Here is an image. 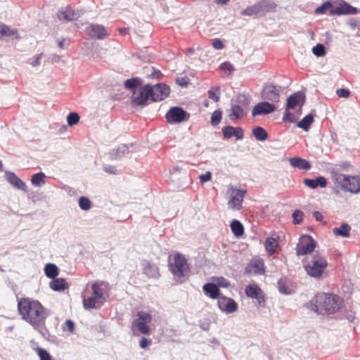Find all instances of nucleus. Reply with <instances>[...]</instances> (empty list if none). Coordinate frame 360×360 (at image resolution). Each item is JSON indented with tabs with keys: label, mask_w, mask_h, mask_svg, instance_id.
I'll return each instance as SVG.
<instances>
[{
	"label": "nucleus",
	"mask_w": 360,
	"mask_h": 360,
	"mask_svg": "<svg viewBox=\"0 0 360 360\" xmlns=\"http://www.w3.org/2000/svg\"><path fill=\"white\" fill-rule=\"evenodd\" d=\"M218 307L219 309L226 314H231L237 311L238 304L231 298L221 295L218 299Z\"/></svg>",
	"instance_id": "nucleus-15"
},
{
	"label": "nucleus",
	"mask_w": 360,
	"mask_h": 360,
	"mask_svg": "<svg viewBox=\"0 0 360 360\" xmlns=\"http://www.w3.org/2000/svg\"><path fill=\"white\" fill-rule=\"evenodd\" d=\"M219 68L221 71L224 72L225 73H231L234 70V67L230 63H223L220 65Z\"/></svg>",
	"instance_id": "nucleus-54"
},
{
	"label": "nucleus",
	"mask_w": 360,
	"mask_h": 360,
	"mask_svg": "<svg viewBox=\"0 0 360 360\" xmlns=\"http://www.w3.org/2000/svg\"><path fill=\"white\" fill-rule=\"evenodd\" d=\"M129 153V148L127 145L122 144L120 145L116 150L115 153V158H120Z\"/></svg>",
	"instance_id": "nucleus-46"
},
{
	"label": "nucleus",
	"mask_w": 360,
	"mask_h": 360,
	"mask_svg": "<svg viewBox=\"0 0 360 360\" xmlns=\"http://www.w3.org/2000/svg\"><path fill=\"white\" fill-rule=\"evenodd\" d=\"M328 266V262L324 256L316 252L307 257L304 265L307 274L313 278H319L322 276Z\"/></svg>",
	"instance_id": "nucleus-4"
},
{
	"label": "nucleus",
	"mask_w": 360,
	"mask_h": 360,
	"mask_svg": "<svg viewBox=\"0 0 360 360\" xmlns=\"http://www.w3.org/2000/svg\"><path fill=\"white\" fill-rule=\"evenodd\" d=\"M143 273L149 278H158L160 275L158 267L148 261L144 260L141 263Z\"/></svg>",
	"instance_id": "nucleus-21"
},
{
	"label": "nucleus",
	"mask_w": 360,
	"mask_h": 360,
	"mask_svg": "<svg viewBox=\"0 0 360 360\" xmlns=\"http://www.w3.org/2000/svg\"><path fill=\"white\" fill-rule=\"evenodd\" d=\"M255 138L259 141H265L268 137L266 131L261 127H256L252 129V131Z\"/></svg>",
	"instance_id": "nucleus-36"
},
{
	"label": "nucleus",
	"mask_w": 360,
	"mask_h": 360,
	"mask_svg": "<svg viewBox=\"0 0 360 360\" xmlns=\"http://www.w3.org/2000/svg\"><path fill=\"white\" fill-rule=\"evenodd\" d=\"M43 53L37 54L32 58L28 59L27 63L32 67H37L40 65L41 60L42 58Z\"/></svg>",
	"instance_id": "nucleus-52"
},
{
	"label": "nucleus",
	"mask_w": 360,
	"mask_h": 360,
	"mask_svg": "<svg viewBox=\"0 0 360 360\" xmlns=\"http://www.w3.org/2000/svg\"><path fill=\"white\" fill-rule=\"evenodd\" d=\"M278 246V242L276 238L272 237L266 238L265 240V249L269 254H274L277 250Z\"/></svg>",
	"instance_id": "nucleus-33"
},
{
	"label": "nucleus",
	"mask_w": 360,
	"mask_h": 360,
	"mask_svg": "<svg viewBox=\"0 0 360 360\" xmlns=\"http://www.w3.org/2000/svg\"><path fill=\"white\" fill-rule=\"evenodd\" d=\"M245 294L248 297L256 299L259 306L265 304V297L262 289L256 284L248 285L245 288Z\"/></svg>",
	"instance_id": "nucleus-14"
},
{
	"label": "nucleus",
	"mask_w": 360,
	"mask_h": 360,
	"mask_svg": "<svg viewBox=\"0 0 360 360\" xmlns=\"http://www.w3.org/2000/svg\"><path fill=\"white\" fill-rule=\"evenodd\" d=\"M1 39L8 38L15 39L19 38L18 30L16 28L8 26L5 24H3V28L1 30Z\"/></svg>",
	"instance_id": "nucleus-29"
},
{
	"label": "nucleus",
	"mask_w": 360,
	"mask_h": 360,
	"mask_svg": "<svg viewBox=\"0 0 360 360\" xmlns=\"http://www.w3.org/2000/svg\"><path fill=\"white\" fill-rule=\"evenodd\" d=\"M212 281L215 282V285L222 288H227L230 285V283L228 280L224 277H212Z\"/></svg>",
	"instance_id": "nucleus-48"
},
{
	"label": "nucleus",
	"mask_w": 360,
	"mask_h": 360,
	"mask_svg": "<svg viewBox=\"0 0 360 360\" xmlns=\"http://www.w3.org/2000/svg\"><path fill=\"white\" fill-rule=\"evenodd\" d=\"M312 53L317 57L324 56L326 55L325 47L323 44H317L312 49Z\"/></svg>",
	"instance_id": "nucleus-50"
},
{
	"label": "nucleus",
	"mask_w": 360,
	"mask_h": 360,
	"mask_svg": "<svg viewBox=\"0 0 360 360\" xmlns=\"http://www.w3.org/2000/svg\"><path fill=\"white\" fill-rule=\"evenodd\" d=\"M349 192L360 193V176H351Z\"/></svg>",
	"instance_id": "nucleus-39"
},
{
	"label": "nucleus",
	"mask_w": 360,
	"mask_h": 360,
	"mask_svg": "<svg viewBox=\"0 0 360 360\" xmlns=\"http://www.w3.org/2000/svg\"><path fill=\"white\" fill-rule=\"evenodd\" d=\"M316 243L310 236H303L300 238L296 247V253L297 255H304L310 254L316 248Z\"/></svg>",
	"instance_id": "nucleus-9"
},
{
	"label": "nucleus",
	"mask_w": 360,
	"mask_h": 360,
	"mask_svg": "<svg viewBox=\"0 0 360 360\" xmlns=\"http://www.w3.org/2000/svg\"><path fill=\"white\" fill-rule=\"evenodd\" d=\"M202 290L204 293L212 299H219L220 297V290L217 285L212 283H208L203 285Z\"/></svg>",
	"instance_id": "nucleus-26"
},
{
	"label": "nucleus",
	"mask_w": 360,
	"mask_h": 360,
	"mask_svg": "<svg viewBox=\"0 0 360 360\" xmlns=\"http://www.w3.org/2000/svg\"><path fill=\"white\" fill-rule=\"evenodd\" d=\"M79 206L82 210H89L91 207V202L87 198L81 197L79 200Z\"/></svg>",
	"instance_id": "nucleus-49"
},
{
	"label": "nucleus",
	"mask_w": 360,
	"mask_h": 360,
	"mask_svg": "<svg viewBox=\"0 0 360 360\" xmlns=\"http://www.w3.org/2000/svg\"><path fill=\"white\" fill-rule=\"evenodd\" d=\"M150 99L152 101H160L167 98L169 94V87L165 84H158L153 86L148 84Z\"/></svg>",
	"instance_id": "nucleus-8"
},
{
	"label": "nucleus",
	"mask_w": 360,
	"mask_h": 360,
	"mask_svg": "<svg viewBox=\"0 0 360 360\" xmlns=\"http://www.w3.org/2000/svg\"><path fill=\"white\" fill-rule=\"evenodd\" d=\"M79 16V12L73 11L70 7H66L58 13V18L60 20L71 21L77 19Z\"/></svg>",
	"instance_id": "nucleus-23"
},
{
	"label": "nucleus",
	"mask_w": 360,
	"mask_h": 360,
	"mask_svg": "<svg viewBox=\"0 0 360 360\" xmlns=\"http://www.w3.org/2000/svg\"><path fill=\"white\" fill-rule=\"evenodd\" d=\"M281 91V86H275L272 84H267L263 88L262 98L264 100L269 101L273 103H278L280 100Z\"/></svg>",
	"instance_id": "nucleus-12"
},
{
	"label": "nucleus",
	"mask_w": 360,
	"mask_h": 360,
	"mask_svg": "<svg viewBox=\"0 0 360 360\" xmlns=\"http://www.w3.org/2000/svg\"><path fill=\"white\" fill-rule=\"evenodd\" d=\"M212 178V173L209 171L206 172L205 174H201L199 176L200 181L201 184H204L208 181H210Z\"/></svg>",
	"instance_id": "nucleus-56"
},
{
	"label": "nucleus",
	"mask_w": 360,
	"mask_h": 360,
	"mask_svg": "<svg viewBox=\"0 0 360 360\" xmlns=\"http://www.w3.org/2000/svg\"><path fill=\"white\" fill-rule=\"evenodd\" d=\"M212 46L215 49L220 50L224 48V44L219 39H214L212 41Z\"/></svg>",
	"instance_id": "nucleus-59"
},
{
	"label": "nucleus",
	"mask_w": 360,
	"mask_h": 360,
	"mask_svg": "<svg viewBox=\"0 0 360 360\" xmlns=\"http://www.w3.org/2000/svg\"><path fill=\"white\" fill-rule=\"evenodd\" d=\"M6 180L15 188L22 190L23 191H27V186L24 181H22L14 172L6 171L5 172Z\"/></svg>",
	"instance_id": "nucleus-20"
},
{
	"label": "nucleus",
	"mask_w": 360,
	"mask_h": 360,
	"mask_svg": "<svg viewBox=\"0 0 360 360\" xmlns=\"http://www.w3.org/2000/svg\"><path fill=\"white\" fill-rule=\"evenodd\" d=\"M245 272L250 274H262L264 273V262L260 259H253L245 268Z\"/></svg>",
	"instance_id": "nucleus-19"
},
{
	"label": "nucleus",
	"mask_w": 360,
	"mask_h": 360,
	"mask_svg": "<svg viewBox=\"0 0 360 360\" xmlns=\"http://www.w3.org/2000/svg\"><path fill=\"white\" fill-rule=\"evenodd\" d=\"M87 35L91 38L103 39L108 36V32L105 27L98 24H91L85 30Z\"/></svg>",
	"instance_id": "nucleus-16"
},
{
	"label": "nucleus",
	"mask_w": 360,
	"mask_h": 360,
	"mask_svg": "<svg viewBox=\"0 0 360 360\" xmlns=\"http://www.w3.org/2000/svg\"><path fill=\"white\" fill-rule=\"evenodd\" d=\"M44 273L48 278H54L58 274V269L53 264H48L45 266Z\"/></svg>",
	"instance_id": "nucleus-41"
},
{
	"label": "nucleus",
	"mask_w": 360,
	"mask_h": 360,
	"mask_svg": "<svg viewBox=\"0 0 360 360\" xmlns=\"http://www.w3.org/2000/svg\"><path fill=\"white\" fill-rule=\"evenodd\" d=\"M278 290L282 294H288V289L283 284L281 281H279L278 283Z\"/></svg>",
	"instance_id": "nucleus-62"
},
{
	"label": "nucleus",
	"mask_w": 360,
	"mask_h": 360,
	"mask_svg": "<svg viewBox=\"0 0 360 360\" xmlns=\"http://www.w3.org/2000/svg\"><path fill=\"white\" fill-rule=\"evenodd\" d=\"M92 295L102 301L104 292L108 289V283L103 281H98L92 284Z\"/></svg>",
	"instance_id": "nucleus-22"
},
{
	"label": "nucleus",
	"mask_w": 360,
	"mask_h": 360,
	"mask_svg": "<svg viewBox=\"0 0 360 360\" xmlns=\"http://www.w3.org/2000/svg\"><path fill=\"white\" fill-rule=\"evenodd\" d=\"M58 47L61 49L67 48L70 45V40L68 39H63L58 42Z\"/></svg>",
	"instance_id": "nucleus-61"
},
{
	"label": "nucleus",
	"mask_w": 360,
	"mask_h": 360,
	"mask_svg": "<svg viewBox=\"0 0 360 360\" xmlns=\"http://www.w3.org/2000/svg\"><path fill=\"white\" fill-rule=\"evenodd\" d=\"M340 298L333 294H317L310 302L311 309L319 314H328L335 313L340 307Z\"/></svg>",
	"instance_id": "nucleus-2"
},
{
	"label": "nucleus",
	"mask_w": 360,
	"mask_h": 360,
	"mask_svg": "<svg viewBox=\"0 0 360 360\" xmlns=\"http://www.w3.org/2000/svg\"><path fill=\"white\" fill-rule=\"evenodd\" d=\"M351 226L346 223L341 224L340 227H335L333 233L336 236L347 238L350 236Z\"/></svg>",
	"instance_id": "nucleus-31"
},
{
	"label": "nucleus",
	"mask_w": 360,
	"mask_h": 360,
	"mask_svg": "<svg viewBox=\"0 0 360 360\" xmlns=\"http://www.w3.org/2000/svg\"><path fill=\"white\" fill-rule=\"evenodd\" d=\"M313 121L314 116L311 114H309L306 115L301 121H300L297 126L299 128L304 129V131H308Z\"/></svg>",
	"instance_id": "nucleus-37"
},
{
	"label": "nucleus",
	"mask_w": 360,
	"mask_h": 360,
	"mask_svg": "<svg viewBox=\"0 0 360 360\" xmlns=\"http://www.w3.org/2000/svg\"><path fill=\"white\" fill-rule=\"evenodd\" d=\"M257 4L259 15H264L268 12L274 11L276 8V4L270 0H262Z\"/></svg>",
	"instance_id": "nucleus-25"
},
{
	"label": "nucleus",
	"mask_w": 360,
	"mask_h": 360,
	"mask_svg": "<svg viewBox=\"0 0 360 360\" xmlns=\"http://www.w3.org/2000/svg\"><path fill=\"white\" fill-rule=\"evenodd\" d=\"M336 94L340 98H347L349 96L350 91L347 89H338L336 90Z\"/></svg>",
	"instance_id": "nucleus-55"
},
{
	"label": "nucleus",
	"mask_w": 360,
	"mask_h": 360,
	"mask_svg": "<svg viewBox=\"0 0 360 360\" xmlns=\"http://www.w3.org/2000/svg\"><path fill=\"white\" fill-rule=\"evenodd\" d=\"M333 179L335 183L341 186L342 189L349 191L351 176L335 173L333 176Z\"/></svg>",
	"instance_id": "nucleus-24"
},
{
	"label": "nucleus",
	"mask_w": 360,
	"mask_h": 360,
	"mask_svg": "<svg viewBox=\"0 0 360 360\" xmlns=\"http://www.w3.org/2000/svg\"><path fill=\"white\" fill-rule=\"evenodd\" d=\"M169 267L174 278L181 283L183 282V278L186 276L189 269L185 257L180 253L175 254L173 259L169 260Z\"/></svg>",
	"instance_id": "nucleus-5"
},
{
	"label": "nucleus",
	"mask_w": 360,
	"mask_h": 360,
	"mask_svg": "<svg viewBox=\"0 0 360 360\" xmlns=\"http://www.w3.org/2000/svg\"><path fill=\"white\" fill-rule=\"evenodd\" d=\"M222 134L226 139H229L234 136L237 140H241L244 136L243 129L240 127L226 126L222 129Z\"/></svg>",
	"instance_id": "nucleus-18"
},
{
	"label": "nucleus",
	"mask_w": 360,
	"mask_h": 360,
	"mask_svg": "<svg viewBox=\"0 0 360 360\" xmlns=\"http://www.w3.org/2000/svg\"><path fill=\"white\" fill-rule=\"evenodd\" d=\"M150 344H151V340L147 339L145 337H142L139 342V346L142 349L146 348Z\"/></svg>",
	"instance_id": "nucleus-57"
},
{
	"label": "nucleus",
	"mask_w": 360,
	"mask_h": 360,
	"mask_svg": "<svg viewBox=\"0 0 360 360\" xmlns=\"http://www.w3.org/2000/svg\"><path fill=\"white\" fill-rule=\"evenodd\" d=\"M241 15L246 16L259 15L257 4L248 6L240 12Z\"/></svg>",
	"instance_id": "nucleus-43"
},
{
	"label": "nucleus",
	"mask_w": 360,
	"mask_h": 360,
	"mask_svg": "<svg viewBox=\"0 0 360 360\" xmlns=\"http://www.w3.org/2000/svg\"><path fill=\"white\" fill-rule=\"evenodd\" d=\"M334 1H325L320 6L316 8L315 13L318 15L325 14L327 12L330 15L331 10H333Z\"/></svg>",
	"instance_id": "nucleus-34"
},
{
	"label": "nucleus",
	"mask_w": 360,
	"mask_h": 360,
	"mask_svg": "<svg viewBox=\"0 0 360 360\" xmlns=\"http://www.w3.org/2000/svg\"><path fill=\"white\" fill-rule=\"evenodd\" d=\"M105 172L109 174H119V171L114 167L111 165H106L103 167Z\"/></svg>",
	"instance_id": "nucleus-60"
},
{
	"label": "nucleus",
	"mask_w": 360,
	"mask_h": 360,
	"mask_svg": "<svg viewBox=\"0 0 360 360\" xmlns=\"http://www.w3.org/2000/svg\"><path fill=\"white\" fill-rule=\"evenodd\" d=\"M60 57L56 54H53L51 56V60L53 62H58L60 60Z\"/></svg>",
	"instance_id": "nucleus-64"
},
{
	"label": "nucleus",
	"mask_w": 360,
	"mask_h": 360,
	"mask_svg": "<svg viewBox=\"0 0 360 360\" xmlns=\"http://www.w3.org/2000/svg\"><path fill=\"white\" fill-rule=\"evenodd\" d=\"M230 226H231V231L236 236L238 237L243 234L244 229H243L242 224L239 221L233 220L231 223Z\"/></svg>",
	"instance_id": "nucleus-40"
},
{
	"label": "nucleus",
	"mask_w": 360,
	"mask_h": 360,
	"mask_svg": "<svg viewBox=\"0 0 360 360\" xmlns=\"http://www.w3.org/2000/svg\"><path fill=\"white\" fill-rule=\"evenodd\" d=\"M303 215L301 210H295L292 214L293 223L295 224H300L303 220Z\"/></svg>",
	"instance_id": "nucleus-53"
},
{
	"label": "nucleus",
	"mask_w": 360,
	"mask_h": 360,
	"mask_svg": "<svg viewBox=\"0 0 360 360\" xmlns=\"http://www.w3.org/2000/svg\"><path fill=\"white\" fill-rule=\"evenodd\" d=\"M132 101L137 105H146L150 102L148 84L139 86L134 89L131 96Z\"/></svg>",
	"instance_id": "nucleus-10"
},
{
	"label": "nucleus",
	"mask_w": 360,
	"mask_h": 360,
	"mask_svg": "<svg viewBox=\"0 0 360 360\" xmlns=\"http://www.w3.org/2000/svg\"><path fill=\"white\" fill-rule=\"evenodd\" d=\"M166 118L169 123H179L189 118V114L179 107H174L169 110Z\"/></svg>",
	"instance_id": "nucleus-13"
},
{
	"label": "nucleus",
	"mask_w": 360,
	"mask_h": 360,
	"mask_svg": "<svg viewBox=\"0 0 360 360\" xmlns=\"http://www.w3.org/2000/svg\"><path fill=\"white\" fill-rule=\"evenodd\" d=\"M247 191L245 189H237L233 186H229L227 189L229 208L233 210H240L243 207V202Z\"/></svg>",
	"instance_id": "nucleus-6"
},
{
	"label": "nucleus",
	"mask_w": 360,
	"mask_h": 360,
	"mask_svg": "<svg viewBox=\"0 0 360 360\" xmlns=\"http://www.w3.org/2000/svg\"><path fill=\"white\" fill-rule=\"evenodd\" d=\"M244 110L243 108L238 105H232L229 117L231 120H238L240 119L243 117Z\"/></svg>",
	"instance_id": "nucleus-35"
},
{
	"label": "nucleus",
	"mask_w": 360,
	"mask_h": 360,
	"mask_svg": "<svg viewBox=\"0 0 360 360\" xmlns=\"http://www.w3.org/2000/svg\"><path fill=\"white\" fill-rule=\"evenodd\" d=\"M140 83V79L139 78H132L127 79L124 82V86L131 91H134V89H138L139 84Z\"/></svg>",
	"instance_id": "nucleus-44"
},
{
	"label": "nucleus",
	"mask_w": 360,
	"mask_h": 360,
	"mask_svg": "<svg viewBox=\"0 0 360 360\" xmlns=\"http://www.w3.org/2000/svg\"><path fill=\"white\" fill-rule=\"evenodd\" d=\"M276 109V106L274 104L270 103L267 101H262L253 107L252 115L253 117L257 115H265L274 112Z\"/></svg>",
	"instance_id": "nucleus-17"
},
{
	"label": "nucleus",
	"mask_w": 360,
	"mask_h": 360,
	"mask_svg": "<svg viewBox=\"0 0 360 360\" xmlns=\"http://www.w3.org/2000/svg\"><path fill=\"white\" fill-rule=\"evenodd\" d=\"M34 350L39 360H53L52 356L46 349L38 347L35 348Z\"/></svg>",
	"instance_id": "nucleus-42"
},
{
	"label": "nucleus",
	"mask_w": 360,
	"mask_h": 360,
	"mask_svg": "<svg viewBox=\"0 0 360 360\" xmlns=\"http://www.w3.org/2000/svg\"><path fill=\"white\" fill-rule=\"evenodd\" d=\"M357 8L352 6L344 0L334 1V8L331 10L330 15H341L348 14H356Z\"/></svg>",
	"instance_id": "nucleus-11"
},
{
	"label": "nucleus",
	"mask_w": 360,
	"mask_h": 360,
	"mask_svg": "<svg viewBox=\"0 0 360 360\" xmlns=\"http://www.w3.org/2000/svg\"><path fill=\"white\" fill-rule=\"evenodd\" d=\"M290 165L299 169L309 170L311 168V164L305 159L294 157L289 159Z\"/></svg>",
	"instance_id": "nucleus-28"
},
{
	"label": "nucleus",
	"mask_w": 360,
	"mask_h": 360,
	"mask_svg": "<svg viewBox=\"0 0 360 360\" xmlns=\"http://www.w3.org/2000/svg\"><path fill=\"white\" fill-rule=\"evenodd\" d=\"M18 308L22 319L35 329H44L49 311L39 301L30 298H21L18 300Z\"/></svg>",
	"instance_id": "nucleus-1"
},
{
	"label": "nucleus",
	"mask_w": 360,
	"mask_h": 360,
	"mask_svg": "<svg viewBox=\"0 0 360 360\" xmlns=\"http://www.w3.org/2000/svg\"><path fill=\"white\" fill-rule=\"evenodd\" d=\"M65 330H68L70 333H72L75 330V323L71 320H67L65 323Z\"/></svg>",
	"instance_id": "nucleus-58"
},
{
	"label": "nucleus",
	"mask_w": 360,
	"mask_h": 360,
	"mask_svg": "<svg viewBox=\"0 0 360 360\" xmlns=\"http://www.w3.org/2000/svg\"><path fill=\"white\" fill-rule=\"evenodd\" d=\"M208 98L213 100L215 102H218L219 101L220 96V89L218 86L213 87L210 89L208 92Z\"/></svg>",
	"instance_id": "nucleus-45"
},
{
	"label": "nucleus",
	"mask_w": 360,
	"mask_h": 360,
	"mask_svg": "<svg viewBox=\"0 0 360 360\" xmlns=\"http://www.w3.org/2000/svg\"><path fill=\"white\" fill-rule=\"evenodd\" d=\"M50 288L54 291H62L68 288V285L64 278H53L49 283Z\"/></svg>",
	"instance_id": "nucleus-30"
},
{
	"label": "nucleus",
	"mask_w": 360,
	"mask_h": 360,
	"mask_svg": "<svg viewBox=\"0 0 360 360\" xmlns=\"http://www.w3.org/2000/svg\"><path fill=\"white\" fill-rule=\"evenodd\" d=\"M152 321V315L144 311L137 313V318L131 323V330H138L139 333L146 335L150 331L149 323Z\"/></svg>",
	"instance_id": "nucleus-7"
},
{
	"label": "nucleus",
	"mask_w": 360,
	"mask_h": 360,
	"mask_svg": "<svg viewBox=\"0 0 360 360\" xmlns=\"http://www.w3.org/2000/svg\"><path fill=\"white\" fill-rule=\"evenodd\" d=\"M101 302H102V301L100 299L97 298L94 295H92V296H91L89 297H87V298L84 297L83 298V305L86 309L97 308L98 304Z\"/></svg>",
	"instance_id": "nucleus-32"
},
{
	"label": "nucleus",
	"mask_w": 360,
	"mask_h": 360,
	"mask_svg": "<svg viewBox=\"0 0 360 360\" xmlns=\"http://www.w3.org/2000/svg\"><path fill=\"white\" fill-rule=\"evenodd\" d=\"M79 121V116L76 112H70L67 117V122L69 126L77 124Z\"/></svg>",
	"instance_id": "nucleus-51"
},
{
	"label": "nucleus",
	"mask_w": 360,
	"mask_h": 360,
	"mask_svg": "<svg viewBox=\"0 0 360 360\" xmlns=\"http://www.w3.org/2000/svg\"><path fill=\"white\" fill-rule=\"evenodd\" d=\"M46 175L43 172H39L34 174L31 178L32 184L34 186L40 187L46 183Z\"/></svg>",
	"instance_id": "nucleus-38"
},
{
	"label": "nucleus",
	"mask_w": 360,
	"mask_h": 360,
	"mask_svg": "<svg viewBox=\"0 0 360 360\" xmlns=\"http://www.w3.org/2000/svg\"><path fill=\"white\" fill-rule=\"evenodd\" d=\"M305 102V96L301 91L290 95L287 99L285 113L283 117L284 122H295L302 114V108Z\"/></svg>",
	"instance_id": "nucleus-3"
},
{
	"label": "nucleus",
	"mask_w": 360,
	"mask_h": 360,
	"mask_svg": "<svg viewBox=\"0 0 360 360\" xmlns=\"http://www.w3.org/2000/svg\"><path fill=\"white\" fill-rule=\"evenodd\" d=\"M303 183L311 189H314L318 186L325 188L327 186V180L324 176H319L314 179H304Z\"/></svg>",
	"instance_id": "nucleus-27"
},
{
	"label": "nucleus",
	"mask_w": 360,
	"mask_h": 360,
	"mask_svg": "<svg viewBox=\"0 0 360 360\" xmlns=\"http://www.w3.org/2000/svg\"><path fill=\"white\" fill-rule=\"evenodd\" d=\"M313 216L316 218L317 221H321L323 219L322 214L318 211L314 212L313 213Z\"/></svg>",
	"instance_id": "nucleus-63"
},
{
	"label": "nucleus",
	"mask_w": 360,
	"mask_h": 360,
	"mask_svg": "<svg viewBox=\"0 0 360 360\" xmlns=\"http://www.w3.org/2000/svg\"><path fill=\"white\" fill-rule=\"evenodd\" d=\"M221 120V111L220 110H214L211 116V124L212 126L218 125Z\"/></svg>",
	"instance_id": "nucleus-47"
}]
</instances>
